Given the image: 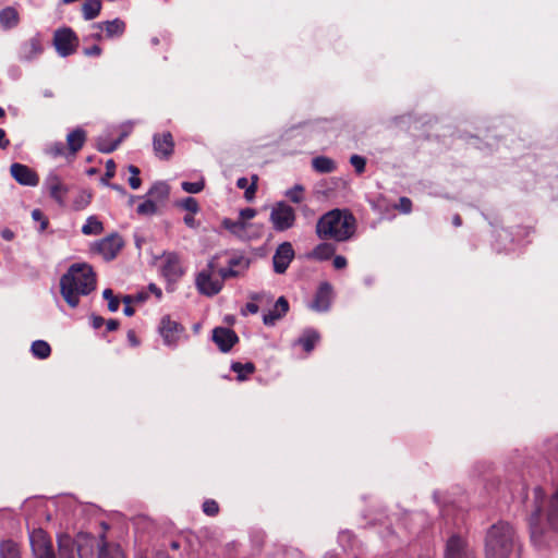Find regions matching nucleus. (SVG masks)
Listing matches in <instances>:
<instances>
[{"label":"nucleus","mask_w":558,"mask_h":558,"mask_svg":"<svg viewBox=\"0 0 558 558\" xmlns=\"http://www.w3.org/2000/svg\"><path fill=\"white\" fill-rule=\"evenodd\" d=\"M73 541L78 558H95V549L101 546V538H97L88 533H78Z\"/></svg>","instance_id":"obj_14"},{"label":"nucleus","mask_w":558,"mask_h":558,"mask_svg":"<svg viewBox=\"0 0 558 558\" xmlns=\"http://www.w3.org/2000/svg\"><path fill=\"white\" fill-rule=\"evenodd\" d=\"M105 324V319L101 316L94 315L92 317V325L95 329H99Z\"/></svg>","instance_id":"obj_60"},{"label":"nucleus","mask_w":558,"mask_h":558,"mask_svg":"<svg viewBox=\"0 0 558 558\" xmlns=\"http://www.w3.org/2000/svg\"><path fill=\"white\" fill-rule=\"evenodd\" d=\"M194 215L195 214H187L184 216V223L190 227V228H196L197 227V223H196V220L194 218Z\"/></svg>","instance_id":"obj_58"},{"label":"nucleus","mask_w":558,"mask_h":558,"mask_svg":"<svg viewBox=\"0 0 558 558\" xmlns=\"http://www.w3.org/2000/svg\"><path fill=\"white\" fill-rule=\"evenodd\" d=\"M159 269L168 283H177L185 274L182 258L177 252H163L160 256Z\"/></svg>","instance_id":"obj_6"},{"label":"nucleus","mask_w":558,"mask_h":558,"mask_svg":"<svg viewBox=\"0 0 558 558\" xmlns=\"http://www.w3.org/2000/svg\"><path fill=\"white\" fill-rule=\"evenodd\" d=\"M493 234L496 235L498 239H500L505 244L508 243V242L509 243L512 242L511 234L507 230H505L502 228L494 227Z\"/></svg>","instance_id":"obj_52"},{"label":"nucleus","mask_w":558,"mask_h":558,"mask_svg":"<svg viewBox=\"0 0 558 558\" xmlns=\"http://www.w3.org/2000/svg\"><path fill=\"white\" fill-rule=\"evenodd\" d=\"M129 171L131 173L130 178H129V184L131 186V189L133 190H137L140 189L141 184H142V180L140 178V169L133 165L129 166Z\"/></svg>","instance_id":"obj_48"},{"label":"nucleus","mask_w":558,"mask_h":558,"mask_svg":"<svg viewBox=\"0 0 558 558\" xmlns=\"http://www.w3.org/2000/svg\"><path fill=\"white\" fill-rule=\"evenodd\" d=\"M313 169L318 173H331L336 170V162L326 156H318L312 160Z\"/></svg>","instance_id":"obj_31"},{"label":"nucleus","mask_w":558,"mask_h":558,"mask_svg":"<svg viewBox=\"0 0 558 558\" xmlns=\"http://www.w3.org/2000/svg\"><path fill=\"white\" fill-rule=\"evenodd\" d=\"M332 265L335 269H344L348 265L347 258L342 255H337L333 257Z\"/></svg>","instance_id":"obj_55"},{"label":"nucleus","mask_w":558,"mask_h":558,"mask_svg":"<svg viewBox=\"0 0 558 558\" xmlns=\"http://www.w3.org/2000/svg\"><path fill=\"white\" fill-rule=\"evenodd\" d=\"M222 227L228 230L230 233L242 238L244 232L246 231V222L242 220H232L230 218H225L222 220Z\"/></svg>","instance_id":"obj_38"},{"label":"nucleus","mask_w":558,"mask_h":558,"mask_svg":"<svg viewBox=\"0 0 558 558\" xmlns=\"http://www.w3.org/2000/svg\"><path fill=\"white\" fill-rule=\"evenodd\" d=\"M46 153L53 158L69 156V151L62 142H54L50 144L47 147Z\"/></svg>","instance_id":"obj_41"},{"label":"nucleus","mask_w":558,"mask_h":558,"mask_svg":"<svg viewBox=\"0 0 558 558\" xmlns=\"http://www.w3.org/2000/svg\"><path fill=\"white\" fill-rule=\"evenodd\" d=\"M398 208L403 214H409L412 210V201L408 197H401L399 201Z\"/></svg>","instance_id":"obj_53"},{"label":"nucleus","mask_w":558,"mask_h":558,"mask_svg":"<svg viewBox=\"0 0 558 558\" xmlns=\"http://www.w3.org/2000/svg\"><path fill=\"white\" fill-rule=\"evenodd\" d=\"M0 558H23L21 546L12 539L0 542Z\"/></svg>","instance_id":"obj_29"},{"label":"nucleus","mask_w":558,"mask_h":558,"mask_svg":"<svg viewBox=\"0 0 558 558\" xmlns=\"http://www.w3.org/2000/svg\"><path fill=\"white\" fill-rule=\"evenodd\" d=\"M181 186L184 192L191 193V194H196L204 190L205 181H204V179H201L196 182H182Z\"/></svg>","instance_id":"obj_45"},{"label":"nucleus","mask_w":558,"mask_h":558,"mask_svg":"<svg viewBox=\"0 0 558 558\" xmlns=\"http://www.w3.org/2000/svg\"><path fill=\"white\" fill-rule=\"evenodd\" d=\"M52 45L60 57L66 58L77 51L80 38L71 27L63 26L54 31Z\"/></svg>","instance_id":"obj_5"},{"label":"nucleus","mask_w":558,"mask_h":558,"mask_svg":"<svg viewBox=\"0 0 558 558\" xmlns=\"http://www.w3.org/2000/svg\"><path fill=\"white\" fill-rule=\"evenodd\" d=\"M45 187L49 196L60 206L65 205L66 196L70 191L69 186L62 179L54 172L47 175L45 180Z\"/></svg>","instance_id":"obj_12"},{"label":"nucleus","mask_w":558,"mask_h":558,"mask_svg":"<svg viewBox=\"0 0 558 558\" xmlns=\"http://www.w3.org/2000/svg\"><path fill=\"white\" fill-rule=\"evenodd\" d=\"M122 247V238L119 234L114 233L99 241H96L92 245L90 250L94 254L101 256L104 259L111 260L117 257L118 253L121 251Z\"/></svg>","instance_id":"obj_10"},{"label":"nucleus","mask_w":558,"mask_h":558,"mask_svg":"<svg viewBox=\"0 0 558 558\" xmlns=\"http://www.w3.org/2000/svg\"><path fill=\"white\" fill-rule=\"evenodd\" d=\"M203 512L209 517H215L219 513V505L214 499H206L203 502Z\"/></svg>","instance_id":"obj_49"},{"label":"nucleus","mask_w":558,"mask_h":558,"mask_svg":"<svg viewBox=\"0 0 558 558\" xmlns=\"http://www.w3.org/2000/svg\"><path fill=\"white\" fill-rule=\"evenodd\" d=\"M29 543L35 558H57L51 537L38 527L29 532Z\"/></svg>","instance_id":"obj_8"},{"label":"nucleus","mask_w":558,"mask_h":558,"mask_svg":"<svg viewBox=\"0 0 558 558\" xmlns=\"http://www.w3.org/2000/svg\"><path fill=\"white\" fill-rule=\"evenodd\" d=\"M155 155L160 159H168L174 150V141L170 132L155 134L153 137Z\"/></svg>","instance_id":"obj_18"},{"label":"nucleus","mask_w":558,"mask_h":558,"mask_svg":"<svg viewBox=\"0 0 558 558\" xmlns=\"http://www.w3.org/2000/svg\"><path fill=\"white\" fill-rule=\"evenodd\" d=\"M102 296L108 301V310L110 312H117L120 306V300L113 294L111 289H105L102 292Z\"/></svg>","instance_id":"obj_44"},{"label":"nucleus","mask_w":558,"mask_h":558,"mask_svg":"<svg viewBox=\"0 0 558 558\" xmlns=\"http://www.w3.org/2000/svg\"><path fill=\"white\" fill-rule=\"evenodd\" d=\"M286 196L293 203L299 204L304 198V187L300 184L294 185L286 192Z\"/></svg>","instance_id":"obj_43"},{"label":"nucleus","mask_w":558,"mask_h":558,"mask_svg":"<svg viewBox=\"0 0 558 558\" xmlns=\"http://www.w3.org/2000/svg\"><path fill=\"white\" fill-rule=\"evenodd\" d=\"M350 163L352 165V167L354 168V170L357 174H362L365 172V168H366L365 157L360 156V155H352L350 157Z\"/></svg>","instance_id":"obj_47"},{"label":"nucleus","mask_w":558,"mask_h":558,"mask_svg":"<svg viewBox=\"0 0 558 558\" xmlns=\"http://www.w3.org/2000/svg\"><path fill=\"white\" fill-rule=\"evenodd\" d=\"M97 558H126L121 546L117 543L106 541L105 534L101 535V546Z\"/></svg>","instance_id":"obj_24"},{"label":"nucleus","mask_w":558,"mask_h":558,"mask_svg":"<svg viewBox=\"0 0 558 558\" xmlns=\"http://www.w3.org/2000/svg\"><path fill=\"white\" fill-rule=\"evenodd\" d=\"M289 311V303L284 296H280L267 314L263 316L265 325H274L278 319L283 317Z\"/></svg>","instance_id":"obj_23"},{"label":"nucleus","mask_w":558,"mask_h":558,"mask_svg":"<svg viewBox=\"0 0 558 558\" xmlns=\"http://www.w3.org/2000/svg\"><path fill=\"white\" fill-rule=\"evenodd\" d=\"M179 206L190 214H196L199 210V205L196 198L194 197H185L179 203Z\"/></svg>","instance_id":"obj_46"},{"label":"nucleus","mask_w":558,"mask_h":558,"mask_svg":"<svg viewBox=\"0 0 558 558\" xmlns=\"http://www.w3.org/2000/svg\"><path fill=\"white\" fill-rule=\"evenodd\" d=\"M86 132L82 128H76L66 135V149L70 156H75L86 142Z\"/></svg>","instance_id":"obj_22"},{"label":"nucleus","mask_w":558,"mask_h":558,"mask_svg":"<svg viewBox=\"0 0 558 558\" xmlns=\"http://www.w3.org/2000/svg\"><path fill=\"white\" fill-rule=\"evenodd\" d=\"M213 340L222 352H228L238 342L239 338L232 329L217 327L213 331Z\"/></svg>","instance_id":"obj_19"},{"label":"nucleus","mask_w":558,"mask_h":558,"mask_svg":"<svg viewBox=\"0 0 558 558\" xmlns=\"http://www.w3.org/2000/svg\"><path fill=\"white\" fill-rule=\"evenodd\" d=\"M170 194L169 185L165 182L155 183L148 191L147 195L150 199H154L156 204H161L168 199Z\"/></svg>","instance_id":"obj_28"},{"label":"nucleus","mask_w":558,"mask_h":558,"mask_svg":"<svg viewBox=\"0 0 558 558\" xmlns=\"http://www.w3.org/2000/svg\"><path fill=\"white\" fill-rule=\"evenodd\" d=\"M44 51L41 38L36 35L26 40L21 47V59L24 61H32L41 54Z\"/></svg>","instance_id":"obj_21"},{"label":"nucleus","mask_w":558,"mask_h":558,"mask_svg":"<svg viewBox=\"0 0 558 558\" xmlns=\"http://www.w3.org/2000/svg\"><path fill=\"white\" fill-rule=\"evenodd\" d=\"M102 52V49L98 45H94L92 47L85 48L84 53L87 57H98Z\"/></svg>","instance_id":"obj_57"},{"label":"nucleus","mask_w":558,"mask_h":558,"mask_svg":"<svg viewBox=\"0 0 558 558\" xmlns=\"http://www.w3.org/2000/svg\"><path fill=\"white\" fill-rule=\"evenodd\" d=\"M92 27L94 29L104 31L106 38L120 37L125 32V23L120 19L95 23Z\"/></svg>","instance_id":"obj_20"},{"label":"nucleus","mask_w":558,"mask_h":558,"mask_svg":"<svg viewBox=\"0 0 558 558\" xmlns=\"http://www.w3.org/2000/svg\"><path fill=\"white\" fill-rule=\"evenodd\" d=\"M10 145V141L7 138L5 131L0 129V148L4 149Z\"/></svg>","instance_id":"obj_59"},{"label":"nucleus","mask_w":558,"mask_h":558,"mask_svg":"<svg viewBox=\"0 0 558 558\" xmlns=\"http://www.w3.org/2000/svg\"><path fill=\"white\" fill-rule=\"evenodd\" d=\"M219 256H214L207 264L206 268L202 269L196 274L195 277V287L197 291L206 296L217 295L223 288V282L226 279H222L218 274Z\"/></svg>","instance_id":"obj_4"},{"label":"nucleus","mask_w":558,"mask_h":558,"mask_svg":"<svg viewBox=\"0 0 558 558\" xmlns=\"http://www.w3.org/2000/svg\"><path fill=\"white\" fill-rule=\"evenodd\" d=\"M10 173L14 180L26 186H36L39 183L38 174L28 166L14 162L10 167Z\"/></svg>","instance_id":"obj_15"},{"label":"nucleus","mask_w":558,"mask_h":558,"mask_svg":"<svg viewBox=\"0 0 558 558\" xmlns=\"http://www.w3.org/2000/svg\"><path fill=\"white\" fill-rule=\"evenodd\" d=\"M57 541L59 558H75V542L71 535L60 534Z\"/></svg>","instance_id":"obj_25"},{"label":"nucleus","mask_w":558,"mask_h":558,"mask_svg":"<svg viewBox=\"0 0 558 558\" xmlns=\"http://www.w3.org/2000/svg\"><path fill=\"white\" fill-rule=\"evenodd\" d=\"M336 247L328 242H323L316 245L312 252L307 254V257L311 259L324 262L328 260L335 253Z\"/></svg>","instance_id":"obj_27"},{"label":"nucleus","mask_w":558,"mask_h":558,"mask_svg":"<svg viewBox=\"0 0 558 558\" xmlns=\"http://www.w3.org/2000/svg\"><path fill=\"white\" fill-rule=\"evenodd\" d=\"M245 308L251 314H256L259 311V307L255 302L246 303Z\"/></svg>","instance_id":"obj_64"},{"label":"nucleus","mask_w":558,"mask_h":558,"mask_svg":"<svg viewBox=\"0 0 558 558\" xmlns=\"http://www.w3.org/2000/svg\"><path fill=\"white\" fill-rule=\"evenodd\" d=\"M547 521L549 525L558 531V486L555 494L551 496L547 507Z\"/></svg>","instance_id":"obj_33"},{"label":"nucleus","mask_w":558,"mask_h":558,"mask_svg":"<svg viewBox=\"0 0 558 558\" xmlns=\"http://www.w3.org/2000/svg\"><path fill=\"white\" fill-rule=\"evenodd\" d=\"M250 267V259L241 254H232L227 260V267L218 269L222 279H230L243 276Z\"/></svg>","instance_id":"obj_11"},{"label":"nucleus","mask_w":558,"mask_h":558,"mask_svg":"<svg viewBox=\"0 0 558 558\" xmlns=\"http://www.w3.org/2000/svg\"><path fill=\"white\" fill-rule=\"evenodd\" d=\"M95 288L96 274L86 263L71 265L60 279L61 294L71 307L77 306L80 296L89 294Z\"/></svg>","instance_id":"obj_1"},{"label":"nucleus","mask_w":558,"mask_h":558,"mask_svg":"<svg viewBox=\"0 0 558 558\" xmlns=\"http://www.w3.org/2000/svg\"><path fill=\"white\" fill-rule=\"evenodd\" d=\"M32 354L39 360L48 359L51 354V347L45 340H36L31 347Z\"/></svg>","instance_id":"obj_37"},{"label":"nucleus","mask_w":558,"mask_h":558,"mask_svg":"<svg viewBox=\"0 0 558 558\" xmlns=\"http://www.w3.org/2000/svg\"><path fill=\"white\" fill-rule=\"evenodd\" d=\"M514 547V531L506 522L490 526V558H508Z\"/></svg>","instance_id":"obj_3"},{"label":"nucleus","mask_w":558,"mask_h":558,"mask_svg":"<svg viewBox=\"0 0 558 558\" xmlns=\"http://www.w3.org/2000/svg\"><path fill=\"white\" fill-rule=\"evenodd\" d=\"M295 210L284 202L276 203L270 213V221L276 231H286L295 223Z\"/></svg>","instance_id":"obj_9"},{"label":"nucleus","mask_w":558,"mask_h":558,"mask_svg":"<svg viewBox=\"0 0 558 558\" xmlns=\"http://www.w3.org/2000/svg\"><path fill=\"white\" fill-rule=\"evenodd\" d=\"M251 179H252L251 184H248L247 178H244V177L238 179V181H236V186L239 189L245 191L244 192V197L247 201H252L255 197V194H256V191H257L258 175L257 174H253Z\"/></svg>","instance_id":"obj_30"},{"label":"nucleus","mask_w":558,"mask_h":558,"mask_svg":"<svg viewBox=\"0 0 558 558\" xmlns=\"http://www.w3.org/2000/svg\"><path fill=\"white\" fill-rule=\"evenodd\" d=\"M356 219L349 209H331L324 214L316 223V235L320 240L347 242L356 232Z\"/></svg>","instance_id":"obj_2"},{"label":"nucleus","mask_w":558,"mask_h":558,"mask_svg":"<svg viewBox=\"0 0 558 558\" xmlns=\"http://www.w3.org/2000/svg\"><path fill=\"white\" fill-rule=\"evenodd\" d=\"M116 174V163L112 159L107 160L106 162V172L102 177L101 181L105 184H108L109 180L112 179Z\"/></svg>","instance_id":"obj_51"},{"label":"nucleus","mask_w":558,"mask_h":558,"mask_svg":"<svg viewBox=\"0 0 558 558\" xmlns=\"http://www.w3.org/2000/svg\"><path fill=\"white\" fill-rule=\"evenodd\" d=\"M102 8L101 0H85L82 4V14L86 21L96 19Z\"/></svg>","instance_id":"obj_32"},{"label":"nucleus","mask_w":558,"mask_h":558,"mask_svg":"<svg viewBox=\"0 0 558 558\" xmlns=\"http://www.w3.org/2000/svg\"><path fill=\"white\" fill-rule=\"evenodd\" d=\"M333 290L329 282H322L317 288L311 308L316 312H326L331 305Z\"/></svg>","instance_id":"obj_17"},{"label":"nucleus","mask_w":558,"mask_h":558,"mask_svg":"<svg viewBox=\"0 0 558 558\" xmlns=\"http://www.w3.org/2000/svg\"><path fill=\"white\" fill-rule=\"evenodd\" d=\"M158 332L167 347L177 348L185 333V328L181 323L174 320L170 315H165L160 319Z\"/></svg>","instance_id":"obj_7"},{"label":"nucleus","mask_w":558,"mask_h":558,"mask_svg":"<svg viewBox=\"0 0 558 558\" xmlns=\"http://www.w3.org/2000/svg\"><path fill=\"white\" fill-rule=\"evenodd\" d=\"M0 23L4 28H12L19 23V13L12 7H7L0 11Z\"/></svg>","instance_id":"obj_34"},{"label":"nucleus","mask_w":558,"mask_h":558,"mask_svg":"<svg viewBox=\"0 0 558 558\" xmlns=\"http://www.w3.org/2000/svg\"><path fill=\"white\" fill-rule=\"evenodd\" d=\"M294 258V250L290 242L281 243L272 257L274 269L277 274H283Z\"/></svg>","instance_id":"obj_16"},{"label":"nucleus","mask_w":558,"mask_h":558,"mask_svg":"<svg viewBox=\"0 0 558 558\" xmlns=\"http://www.w3.org/2000/svg\"><path fill=\"white\" fill-rule=\"evenodd\" d=\"M123 302L125 304V306L123 308V313L126 316H133L134 313H135V310L131 306V303L133 302V296L132 295H125L123 298Z\"/></svg>","instance_id":"obj_54"},{"label":"nucleus","mask_w":558,"mask_h":558,"mask_svg":"<svg viewBox=\"0 0 558 558\" xmlns=\"http://www.w3.org/2000/svg\"><path fill=\"white\" fill-rule=\"evenodd\" d=\"M158 210V205L154 199L147 198L137 206L140 215H154Z\"/></svg>","instance_id":"obj_42"},{"label":"nucleus","mask_w":558,"mask_h":558,"mask_svg":"<svg viewBox=\"0 0 558 558\" xmlns=\"http://www.w3.org/2000/svg\"><path fill=\"white\" fill-rule=\"evenodd\" d=\"M148 289L151 293H154L156 295L157 299H161L162 298V291L159 287H157L155 283H150L148 286Z\"/></svg>","instance_id":"obj_62"},{"label":"nucleus","mask_w":558,"mask_h":558,"mask_svg":"<svg viewBox=\"0 0 558 558\" xmlns=\"http://www.w3.org/2000/svg\"><path fill=\"white\" fill-rule=\"evenodd\" d=\"M231 371L236 374L238 380L243 381L255 372V365L252 362H247L244 364L240 362H233L231 364Z\"/></svg>","instance_id":"obj_35"},{"label":"nucleus","mask_w":558,"mask_h":558,"mask_svg":"<svg viewBox=\"0 0 558 558\" xmlns=\"http://www.w3.org/2000/svg\"><path fill=\"white\" fill-rule=\"evenodd\" d=\"M256 216V210L253 209V208H244L242 210H240V220L242 221H246V220H250L252 218H254Z\"/></svg>","instance_id":"obj_56"},{"label":"nucleus","mask_w":558,"mask_h":558,"mask_svg":"<svg viewBox=\"0 0 558 558\" xmlns=\"http://www.w3.org/2000/svg\"><path fill=\"white\" fill-rule=\"evenodd\" d=\"M320 340V335L315 329H306L296 340V344L301 345L305 353H311Z\"/></svg>","instance_id":"obj_26"},{"label":"nucleus","mask_w":558,"mask_h":558,"mask_svg":"<svg viewBox=\"0 0 558 558\" xmlns=\"http://www.w3.org/2000/svg\"><path fill=\"white\" fill-rule=\"evenodd\" d=\"M104 231L102 222L96 216H89L82 227L85 235H98Z\"/></svg>","instance_id":"obj_36"},{"label":"nucleus","mask_w":558,"mask_h":558,"mask_svg":"<svg viewBox=\"0 0 558 558\" xmlns=\"http://www.w3.org/2000/svg\"><path fill=\"white\" fill-rule=\"evenodd\" d=\"M119 322L117 319H109L106 322V328L108 331H114L119 328Z\"/></svg>","instance_id":"obj_61"},{"label":"nucleus","mask_w":558,"mask_h":558,"mask_svg":"<svg viewBox=\"0 0 558 558\" xmlns=\"http://www.w3.org/2000/svg\"><path fill=\"white\" fill-rule=\"evenodd\" d=\"M444 558H475V554L463 537L452 535L446 543Z\"/></svg>","instance_id":"obj_13"},{"label":"nucleus","mask_w":558,"mask_h":558,"mask_svg":"<svg viewBox=\"0 0 558 558\" xmlns=\"http://www.w3.org/2000/svg\"><path fill=\"white\" fill-rule=\"evenodd\" d=\"M128 340L134 347L140 344V341H138V339H137V337H136V335H135V332L133 330H129L128 331Z\"/></svg>","instance_id":"obj_63"},{"label":"nucleus","mask_w":558,"mask_h":558,"mask_svg":"<svg viewBox=\"0 0 558 558\" xmlns=\"http://www.w3.org/2000/svg\"><path fill=\"white\" fill-rule=\"evenodd\" d=\"M121 140L111 141L108 136H99L96 142V147L101 153H112L120 144Z\"/></svg>","instance_id":"obj_40"},{"label":"nucleus","mask_w":558,"mask_h":558,"mask_svg":"<svg viewBox=\"0 0 558 558\" xmlns=\"http://www.w3.org/2000/svg\"><path fill=\"white\" fill-rule=\"evenodd\" d=\"M32 218L39 222L40 227H39V231H45L47 228H48V225H49V220L48 218L45 216V214L40 210V209H34L32 211Z\"/></svg>","instance_id":"obj_50"},{"label":"nucleus","mask_w":558,"mask_h":558,"mask_svg":"<svg viewBox=\"0 0 558 558\" xmlns=\"http://www.w3.org/2000/svg\"><path fill=\"white\" fill-rule=\"evenodd\" d=\"M92 201V194L87 191H80L71 204V208L75 211L85 209Z\"/></svg>","instance_id":"obj_39"}]
</instances>
